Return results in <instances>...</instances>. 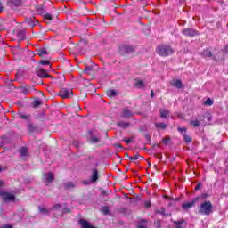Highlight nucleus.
I'll use <instances>...</instances> for the list:
<instances>
[{
  "instance_id": "obj_59",
  "label": "nucleus",
  "mask_w": 228,
  "mask_h": 228,
  "mask_svg": "<svg viewBox=\"0 0 228 228\" xmlns=\"http://www.w3.org/2000/svg\"><path fill=\"white\" fill-rule=\"evenodd\" d=\"M158 158H161V155H159Z\"/></svg>"
},
{
  "instance_id": "obj_56",
  "label": "nucleus",
  "mask_w": 228,
  "mask_h": 228,
  "mask_svg": "<svg viewBox=\"0 0 228 228\" xmlns=\"http://www.w3.org/2000/svg\"><path fill=\"white\" fill-rule=\"evenodd\" d=\"M208 122H211V116L208 117Z\"/></svg>"
},
{
  "instance_id": "obj_42",
  "label": "nucleus",
  "mask_w": 228,
  "mask_h": 228,
  "mask_svg": "<svg viewBox=\"0 0 228 228\" xmlns=\"http://www.w3.org/2000/svg\"><path fill=\"white\" fill-rule=\"evenodd\" d=\"M164 145H167L168 142H170V137H166L162 140Z\"/></svg>"
},
{
  "instance_id": "obj_24",
  "label": "nucleus",
  "mask_w": 228,
  "mask_h": 228,
  "mask_svg": "<svg viewBox=\"0 0 228 228\" xmlns=\"http://www.w3.org/2000/svg\"><path fill=\"white\" fill-rule=\"evenodd\" d=\"M89 142H90V143H98V142H101V139L99 137L91 135Z\"/></svg>"
},
{
  "instance_id": "obj_38",
  "label": "nucleus",
  "mask_w": 228,
  "mask_h": 228,
  "mask_svg": "<svg viewBox=\"0 0 228 228\" xmlns=\"http://www.w3.org/2000/svg\"><path fill=\"white\" fill-rule=\"evenodd\" d=\"M40 65H51V61L48 60H44L39 61Z\"/></svg>"
},
{
  "instance_id": "obj_51",
  "label": "nucleus",
  "mask_w": 228,
  "mask_h": 228,
  "mask_svg": "<svg viewBox=\"0 0 228 228\" xmlns=\"http://www.w3.org/2000/svg\"><path fill=\"white\" fill-rule=\"evenodd\" d=\"M200 198H201L202 200L208 199V194H201Z\"/></svg>"
},
{
  "instance_id": "obj_33",
  "label": "nucleus",
  "mask_w": 228,
  "mask_h": 228,
  "mask_svg": "<svg viewBox=\"0 0 228 228\" xmlns=\"http://www.w3.org/2000/svg\"><path fill=\"white\" fill-rule=\"evenodd\" d=\"M123 142H126V143L127 144V145H129V143H133V142H134V138H133V137H130V138H124L123 139Z\"/></svg>"
},
{
  "instance_id": "obj_44",
  "label": "nucleus",
  "mask_w": 228,
  "mask_h": 228,
  "mask_svg": "<svg viewBox=\"0 0 228 228\" xmlns=\"http://www.w3.org/2000/svg\"><path fill=\"white\" fill-rule=\"evenodd\" d=\"M179 133H183V134H186V127H178Z\"/></svg>"
},
{
  "instance_id": "obj_19",
  "label": "nucleus",
  "mask_w": 228,
  "mask_h": 228,
  "mask_svg": "<svg viewBox=\"0 0 228 228\" xmlns=\"http://www.w3.org/2000/svg\"><path fill=\"white\" fill-rule=\"evenodd\" d=\"M28 133H35V131H37V126L33 125V123H28Z\"/></svg>"
},
{
  "instance_id": "obj_47",
  "label": "nucleus",
  "mask_w": 228,
  "mask_h": 228,
  "mask_svg": "<svg viewBox=\"0 0 228 228\" xmlns=\"http://www.w3.org/2000/svg\"><path fill=\"white\" fill-rule=\"evenodd\" d=\"M144 206H145V208H151V201H145L144 202Z\"/></svg>"
},
{
  "instance_id": "obj_15",
  "label": "nucleus",
  "mask_w": 228,
  "mask_h": 228,
  "mask_svg": "<svg viewBox=\"0 0 228 228\" xmlns=\"http://www.w3.org/2000/svg\"><path fill=\"white\" fill-rule=\"evenodd\" d=\"M161 118H168L169 111L167 110L160 109L159 110Z\"/></svg>"
},
{
  "instance_id": "obj_11",
  "label": "nucleus",
  "mask_w": 228,
  "mask_h": 228,
  "mask_svg": "<svg viewBox=\"0 0 228 228\" xmlns=\"http://www.w3.org/2000/svg\"><path fill=\"white\" fill-rule=\"evenodd\" d=\"M7 4L11 6V8H13V6H20L22 2L20 0H8Z\"/></svg>"
},
{
  "instance_id": "obj_28",
  "label": "nucleus",
  "mask_w": 228,
  "mask_h": 228,
  "mask_svg": "<svg viewBox=\"0 0 228 228\" xmlns=\"http://www.w3.org/2000/svg\"><path fill=\"white\" fill-rule=\"evenodd\" d=\"M107 95H108V97H116V95H117V91H115V90H109V91H107Z\"/></svg>"
},
{
  "instance_id": "obj_4",
  "label": "nucleus",
  "mask_w": 228,
  "mask_h": 228,
  "mask_svg": "<svg viewBox=\"0 0 228 228\" xmlns=\"http://www.w3.org/2000/svg\"><path fill=\"white\" fill-rule=\"evenodd\" d=\"M120 117L121 118L129 120V118H133V117H134V112H133L129 107H125L121 110Z\"/></svg>"
},
{
  "instance_id": "obj_43",
  "label": "nucleus",
  "mask_w": 228,
  "mask_h": 228,
  "mask_svg": "<svg viewBox=\"0 0 228 228\" xmlns=\"http://www.w3.org/2000/svg\"><path fill=\"white\" fill-rule=\"evenodd\" d=\"M42 104V102L36 100L34 102V108H37V106H40Z\"/></svg>"
},
{
  "instance_id": "obj_16",
  "label": "nucleus",
  "mask_w": 228,
  "mask_h": 228,
  "mask_svg": "<svg viewBox=\"0 0 228 228\" xmlns=\"http://www.w3.org/2000/svg\"><path fill=\"white\" fill-rule=\"evenodd\" d=\"M65 190H74L76 188V185L72 182H67L64 183Z\"/></svg>"
},
{
  "instance_id": "obj_2",
  "label": "nucleus",
  "mask_w": 228,
  "mask_h": 228,
  "mask_svg": "<svg viewBox=\"0 0 228 228\" xmlns=\"http://www.w3.org/2000/svg\"><path fill=\"white\" fill-rule=\"evenodd\" d=\"M156 53L159 56H170V54H174V49L167 45H159L156 48Z\"/></svg>"
},
{
  "instance_id": "obj_13",
  "label": "nucleus",
  "mask_w": 228,
  "mask_h": 228,
  "mask_svg": "<svg viewBox=\"0 0 228 228\" xmlns=\"http://www.w3.org/2000/svg\"><path fill=\"white\" fill-rule=\"evenodd\" d=\"M183 35H185V37H195V35H197V31L191 29V28H187L184 29L183 31Z\"/></svg>"
},
{
  "instance_id": "obj_45",
  "label": "nucleus",
  "mask_w": 228,
  "mask_h": 228,
  "mask_svg": "<svg viewBox=\"0 0 228 228\" xmlns=\"http://www.w3.org/2000/svg\"><path fill=\"white\" fill-rule=\"evenodd\" d=\"M138 158H139V155H134L133 157H128V159H131V161H136Z\"/></svg>"
},
{
  "instance_id": "obj_40",
  "label": "nucleus",
  "mask_w": 228,
  "mask_h": 228,
  "mask_svg": "<svg viewBox=\"0 0 228 228\" xmlns=\"http://www.w3.org/2000/svg\"><path fill=\"white\" fill-rule=\"evenodd\" d=\"M44 19L46 20H53V16L49 13L44 15Z\"/></svg>"
},
{
  "instance_id": "obj_60",
  "label": "nucleus",
  "mask_w": 228,
  "mask_h": 228,
  "mask_svg": "<svg viewBox=\"0 0 228 228\" xmlns=\"http://www.w3.org/2000/svg\"><path fill=\"white\" fill-rule=\"evenodd\" d=\"M127 158H130L128 154H126Z\"/></svg>"
},
{
  "instance_id": "obj_27",
  "label": "nucleus",
  "mask_w": 228,
  "mask_h": 228,
  "mask_svg": "<svg viewBox=\"0 0 228 228\" xmlns=\"http://www.w3.org/2000/svg\"><path fill=\"white\" fill-rule=\"evenodd\" d=\"M20 154L22 157L28 156V148L23 147V148L20 149Z\"/></svg>"
},
{
  "instance_id": "obj_23",
  "label": "nucleus",
  "mask_w": 228,
  "mask_h": 228,
  "mask_svg": "<svg viewBox=\"0 0 228 228\" xmlns=\"http://www.w3.org/2000/svg\"><path fill=\"white\" fill-rule=\"evenodd\" d=\"M134 86H136V88H145V84L142 80H136Z\"/></svg>"
},
{
  "instance_id": "obj_10",
  "label": "nucleus",
  "mask_w": 228,
  "mask_h": 228,
  "mask_svg": "<svg viewBox=\"0 0 228 228\" xmlns=\"http://www.w3.org/2000/svg\"><path fill=\"white\" fill-rule=\"evenodd\" d=\"M25 22L26 24H28V26L33 28L34 26H37V24L38 23V20H37L35 18H26Z\"/></svg>"
},
{
  "instance_id": "obj_14",
  "label": "nucleus",
  "mask_w": 228,
  "mask_h": 228,
  "mask_svg": "<svg viewBox=\"0 0 228 228\" xmlns=\"http://www.w3.org/2000/svg\"><path fill=\"white\" fill-rule=\"evenodd\" d=\"M44 177H45L46 183H53V181H54V175L51 172L45 174Z\"/></svg>"
},
{
  "instance_id": "obj_34",
  "label": "nucleus",
  "mask_w": 228,
  "mask_h": 228,
  "mask_svg": "<svg viewBox=\"0 0 228 228\" xmlns=\"http://www.w3.org/2000/svg\"><path fill=\"white\" fill-rule=\"evenodd\" d=\"M102 212L103 213V215H110V208L102 207Z\"/></svg>"
},
{
  "instance_id": "obj_53",
  "label": "nucleus",
  "mask_w": 228,
  "mask_h": 228,
  "mask_svg": "<svg viewBox=\"0 0 228 228\" xmlns=\"http://www.w3.org/2000/svg\"><path fill=\"white\" fill-rule=\"evenodd\" d=\"M224 53H228V45L226 46H224Z\"/></svg>"
},
{
  "instance_id": "obj_48",
  "label": "nucleus",
  "mask_w": 228,
  "mask_h": 228,
  "mask_svg": "<svg viewBox=\"0 0 228 228\" xmlns=\"http://www.w3.org/2000/svg\"><path fill=\"white\" fill-rule=\"evenodd\" d=\"M201 186H202L201 183H198L197 186L195 187L196 191H199V190H200V187H201Z\"/></svg>"
},
{
  "instance_id": "obj_37",
  "label": "nucleus",
  "mask_w": 228,
  "mask_h": 228,
  "mask_svg": "<svg viewBox=\"0 0 228 228\" xmlns=\"http://www.w3.org/2000/svg\"><path fill=\"white\" fill-rule=\"evenodd\" d=\"M20 118H21L22 120H28L29 119V116L25 115L23 113L20 114Z\"/></svg>"
},
{
  "instance_id": "obj_1",
  "label": "nucleus",
  "mask_w": 228,
  "mask_h": 228,
  "mask_svg": "<svg viewBox=\"0 0 228 228\" xmlns=\"http://www.w3.org/2000/svg\"><path fill=\"white\" fill-rule=\"evenodd\" d=\"M198 213L200 215H206V216H209L211 213H213V204L211 201H204L200 205L198 209Z\"/></svg>"
},
{
  "instance_id": "obj_61",
  "label": "nucleus",
  "mask_w": 228,
  "mask_h": 228,
  "mask_svg": "<svg viewBox=\"0 0 228 228\" xmlns=\"http://www.w3.org/2000/svg\"><path fill=\"white\" fill-rule=\"evenodd\" d=\"M0 172H1V168H0Z\"/></svg>"
},
{
  "instance_id": "obj_8",
  "label": "nucleus",
  "mask_w": 228,
  "mask_h": 228,
  "mask_svg": "<svg viewBox=\"0 0 228 228\" xmlns=\"http://www.w3.org/2000/svg\"><path fill=\"white\" fill-rule=\"evenodd\" d=\"M36 74L38 77H51V75L47 74V71L42 68H37L36 69Z\"/></svg>"
},
{
  "instance_id": "obj_52",
  "label": "nucleus",
  "mask_w": 228,
  "mask_h": 228,
  "mask_svg": "<svg viewBox=\"0 0 228 228\" xmlns=\"http://www.w3.org/2000/svg\"><path fill=\"white\" fill-rule=\"evenodd\" d=\"M90 70H92V68H86V70H85V72H86V73H88V72H90Z\"/></svg>"
},
{
  "instance_id": "obj_30",
  "label": "nucleus",
  "mask_w": 228,
  "mask_h": 228,
  "mask_svg": "<svg viewBox=\"0 0 228 228\" xmlns=\"http://www.w3.org/2000/svg\"><path fill=\"white\" fill-rule=\"evenodd\" d=\"M53 211H59L60 213H61V211H63V208H61V204H55L53 206Z\"/></svg>"
},
{
  "instance_id": "obj_54",
  "label": "nucleus",
  "mask_w": 228,
  "mask_h": 228,
  "mask_svg": "<svg viewBox=\"0 0 228 228\" xmlns=\"http://www.w3.org/2000/svg\"><path fill=\"white\" fill-rule=\"evenodd\" d=\"M151 97H154V91L153 90L151 91Z\"/></svg>"
},
{
  "instance_id": "obj_32",
  "label": "nucleus",
  "mask_w": 228,
  "mask_h": 228,
  "mask_svg": "<svg viewBox=\"0 0 228 228\" xmlns=\"http://www.w3.org/2000/svg\"><path fill=\"white\" fill-rule=\"evenodd\" d=\"M183 138H184V142H186V143H191L192 139L190 135H187L186 134H184Z\"/></svg>"
},
{
  "instance_id": "obj_20",
  "label": "nucleus",
  "mask_w": 228,
  "mask_h": 228,
  "mask_svg": "<svg viewBox=\"0 0 228 228\" xmlns=\"http://www.w3.org/2000/svg\"><path fill=\"white\" fill-rule=\"evenodd\" d=\"M201 55L204 57V58H211V56H213V54L211 53V51L206 49L204 50L202 53H201Z\"/></svg>"
},
{
  "instance_id": "obj_3",
  "label": "nucleus",
  "mask_w": 228,
  "mask_h": 228,
  "mask_svg": "<svg viewBox=\"0 0 228 228\" xmlns=\"http://www.w3.org/2000/svg\"><path fill=\"white\" fill-rule=\"evenodd\" d=\"M0 197H2L4 202H15V195L0 190Z\"/></svg>"
},
{
  "instance_id": "obj_41",
  "label": "nucleus",
  "mask_w": 228,
  "mask_h": 228,
  "mask_svg": "<svg viewBox=\"0 0 228 228\" xmlns=\"http://www.w3.org/2000/svg\"><path fill=\"white\" fill-rule=\"evenodd\" d=\"M155 227H156V228H161V227H162V225H161V220H157V221L155 222Z\"/></svg>"
},
{
  "instance_id": "obj_39",
  "label": "nucleus",
  "mask_w": 228,
  "mask_h": 228,
  "mask_svg": "<svg viewBox=\"0 0 228 228\" xmlns=\"http://www.w3.org/2000/svg\"><path fill=\"white\" fill-rule=\"evenodd\" d=\"M64 213H70V208H63L61 210V212L59 214L60 216H61L62 215H64Z\"/></svg>"
},
{
  "instance_id": "obj_6",
  "label": "nucleus",
  "mask_w": 228,
  "mask_h": 228,
  "mask_svg": "<svg viewBox=\"0 0 228 228\" xmlns=\"http://www.w3.org/2000/svg\"><path fill=\"white\" fill-rule=\"evenodd\" d=\"M121 53H134V47L131 45H123L119 47Z\"/></svg>"
},
{
  "instance_id": "obj_7",
  "label": "nucleus",
  "mask_w": 228,
  "mask_h": 228,
  "mask_svg": "<svg viewBox=\"0 0 228 228\" xmlns=\"http://www.w3.org/2000/svg\"><path fill=\"white\" fill-rule=\"evenodd\" d=\"M204 118H206V117L198 116V118L196 120L190 121V126H191L192 127H199L200 126V122L204 121Z\"/></svg>"
},
{
  "instance_id": "obj_35",
  "label": "nucleus",
  "mask_w": 228,
  "mask_h": 228,
  "mask_svg": "<svg viewBox=\"0 0 228 228\" xmlns=\"http://www.w3.org/2000/svg\"><path fill=\"white\" fill-rule=\"evenodd\" d=\"M37 54L42 57L44 54H47V51L45 48H42L37 52Z\"/></svg>"
},
{
  "instance_id": "obj_46",
  "label": "nucleus",
  "mask_w": 228,
  "mask_h": 228,
  "mask_svg": "<svg viewBox=\"0 0 228 228\" xmlns=\"http://www.w3.org/2000/svg\"><path fill=\"white\" fill-rule=\"evenodd\" d=\"M23 94H25V95H28V94H29V88H25L22 90Z\"/></svg>"
},
{
  "instance_id": "obj_21",
  "label": "nucleus",
  "mask_w": 228,
  "mask_h": 228,
  "mask_svg": "<svg viewBox=\"0 0 228 228\" xmlns=\"http://www.w3.org/2000/svg\"><path fill=\"white\" fill-rule=\"evenodd\" d=\"M17 35L19 40H24L26 38V32L24 30H19Z\"/></svg>"
},
{
  "instance_id": "obj_55",
  "label": "nucleus",
  "mask_w": 228,
  "mask_h": 228,
  "mask_svg": "<svg viewBox=\"0 0 228 228\" xmlns=\"http://www.w3.org/2000/svg\"><path fill=\"white\" fill-rule=\"evenodd\" d=\"M102 195H108V192H106V191H102Z\"/></svg>"
},
{
  "instance_id": "obj_26",
  "label": "nucleus",
  "mask_w": 228,
  "mask_h": 228,
  "mask_svg": "<svg viewBox=\"0 0 228 228\" xmlns=\"http://www.w3.org/2000/svg\"><path fill=\"white\" fill-rule=\"evenodd\" d=\"M173 224H175V225H176L175 228H183V226H181V225H183V224H184V220L182 219L180 221H174Z\"/></svg>"
},
{
  "instance_id": "obj_58",
  "label": "nucleus",
  "mask_w": 228,
  "mask_h": 228,
  "mask_svg": "<svg viewBox=\"0 0 228 228\" xmlns=\"http://www.w3.org/2000/svg\"><path fill=\"white\" fill-rule=\"evenodd\" d=\"M116 147H119L120 149H122V145L120 144H117Z\"/></svg>"
},
{
  "instance_id": "obj_18",
  "label": "nucleus",
  "mask_w": 228,
  "mask_h": 228,
  "mask_svg": "<svg viewBox=\"0 0 228 228\" xmlns=\"http://www.w3.org/2000/svg\"><path fill=\"white\" fill-rule=\"evenodd\" d=\"M172 85L173 86H175V88H183V82H181V80H173Z\"/></svg>"
},
{
  "instance_id": "obj_25",
  "label": "nucleus",
  "mask_w": 228,
  "mask_h": 228,
  "mask_svg": "<svg viewBox=\"0 0 228 228\" xmlns=\"http://www.w3.org/2000/svg\"><path fill=\"white\" fill-rule=\"evenodd\" d=\"M156 213L159 215H162V216H170L172 214H166L165 208H160L159 210H157Z\"/></svg>"
},
{
  "instance_id": "obj_57",
  "label": "nucleus",
  "mask_w": 228,
  "mask_h": 228,
  "mask_svg": "<svg viewBox=\"0 0 228 228\" xmlns=\"http://www.w3.org/2000/svg\"><path fill=\"white\" fill-rule=\"evenodd\" d=\"M134 115H142V112H134Z\"/></svg>"
},
{
  "instance_id": "obj_12",
  "label": "nucleus",
  "mask_w": 228,
  "mask_h": 228,
  "mask_svg": "<svg viewBox=\"0 0 228 228\" xmlns=\"http://www.w3.org/2000/svg\"><path fill=\"white\" fill-rule=\"evenodd\" d=\"M99 179V171L97 169L92 170L91 183H96Z\"/></svg>"
},
{
  "instance_id": "obj_31",
  "label": "nucleus",
  "mask_w": 228,
  "mask_h": 228,
  "mask_svg": "<svg viewBox=\"0 0 228 228\" xmlns=\"http://www.w3.org/2000/svg\"><path fill=\"white\" fill-rule=\"evenodd\" d=\"M38 209H39V213H42V215L49 214V210H47V208H45L39 207Z\"/></svg>"
},
{
  "instance_id": "obj_9",
  "label": "nucleus",
  "mask_w": 228,
  "mask_h": 228,
  "mask_svg": "<svg viewBox=\"0 0 228 228\" xmlns=\"http://www.w3.org/2000/svg\"><path fill=\"white\" fill-rule=\"evenodd\" d=\"M117 126L120 127V129H129V127H131V123L119 120L117 122Z\"/></svg>"
},
{
  "instance_id": "obj_36",
  "label": "nucleus",
  "mask_w": 228,
  "mask_h": 228,
  "mask_svg": "<svg viewBox=\"0 0 228 228\" xmlns=\"http://www.w3.org/2000/svg\"><path fill=\"white\" fill-rule=\"evenodd\" d=\"M205 106H213V100L208 98L207 101L205 102Z\"/></svg>"
},
{
  "instance_id": "obj_22",
  "label": "nucleus",
  "mask_w": 228,
  "mask_h": 228,
  "mask_svg": "<svg viewBox=\"0 0 228 228\" xmlns=\"http://www.w3.org/2000/svg\"><path fill=\"white\" fill-rule=\"evenodd\" d=\"M147 227H148L147 220L145 219L141 220L137 225V228H147Z\"/></svg>"
},
{
  "instance_id": "obj_17",
  "label": "nucleus",
  "mask_w": 228,
  "mask_h": 228,
  "mask_svg": "<svg viewBox=\"0 0 228 228\" xmlns=\"http://www.w3.org/2000/svg\"><path fill=\"white\" fill-rule=\"evenodd\" d=\"M193 206H195V200L183 204V209H190L191 208H193Z\"/></svg>"
},
{
  "instance_id": "obj_29",
  "label": "nucleus",
  "mask_w": 228,
  "mask_h": 228,
  "mask_svg": "<svg viewBox=\"0 0 228 228\" xmlns=\"http://www.w3.org/2000/svg\"><path fill=\"white\" fill-rule=\"evenodd\" d=\"M155 126L159 129H167V124L165 123H157L155 124Z\"/></svg>"
},
{
  "instance_id": "obj_5",
  "label": "nucleus",
  "mask_w": 228,
  "mask_h": 228,
  "mask_svg": "<svg viewBox=\"0 0 228 228\" xmlns=\"http://www.w3.org/2000/svg\"><path fill=\"white\" fill-rule=\"evenodd\" d=\"M72 90L61 88L59 92V97H61V99H70V97H72Z\"/></svg>"
},
{
  "instance_id": "obj_50",
  "label": "nucleus",
  "mask_w": 228,
  "mask_h": 228,
  "mask_svg": "<svg viewBox=\"0 0 228 228\" xmlns=\"http://www.w3.org/2000/svg\"><path fill=\"white\" fill-rule=\"evenodd\" d=\"M73 145H75L77 148L79 147V142L75 141V142H73Z\"/></svg>"
},
{
  "instance_id": "obj_49",
  "label": "nucleus",
  "mask_w": 228,
  "mask_h": 228,
  "mask_svg": "<svg viewBox=\"0 0 228 228\" xmlns=\"http://www.w3.org/2000/svg\"><path fill=\"white\" fill-rule=\"evenodd\" d=\"M4 10V7L3 6V4L0 3V13H3Z\"/></svg>"
}]
</instances>
